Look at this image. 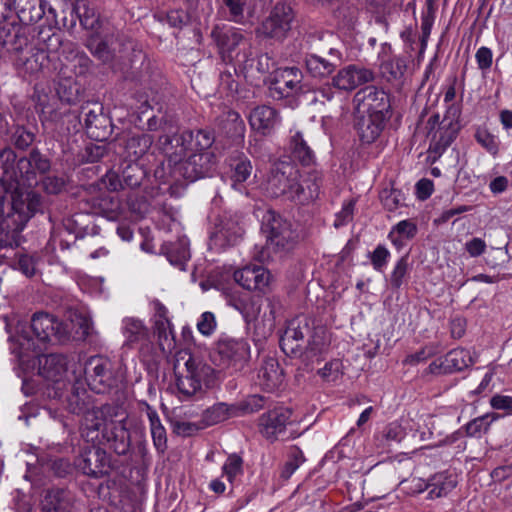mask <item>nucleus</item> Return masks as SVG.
<instances>
[{
    "mask_svg": "<svg viewBox=\"0 0 512 512\" xmlns=\"http://www.w3.org/2000/svg\"><path fill=\"white\" fill-rule=\"evenodd\" d=\"M68 410L83 414L81 435L87 442L107 444L118 455H125L130 449V433L126 427L127 414L116 405L106 404L92 407L90 396L85 389L74 388L68 397Z\"/></svg>",
    "mask_w": 512,
    "mask_h": 512,
    "instance_id": "obj_1",
    "label": "nucleus"
},
{
    "mask_svg": "<svg viewBox=\"0 0 512 512\" xmlns=\"http://www.w3.org/2000/svg\"><path fill=\"white\" fill-rule=\"evenodd\" d=\"M330 345L329 330L323 325H315L314 320L305 315L290 320L280 338V347L287 356L311 362L322 360Z\"/></svg>",
    "mask_w": 512,
    "mask_h": 512,
    "instance_id": "obj_2",
    "label": "nucleus"
},
{
    "mask_svg": "<svg viewBox=\"0 0 512 512\" xmlns=\"http://www.w3.org/2000/svg\"><path fill=\"white\" fill-rule=\"evenodd\" d=\"M322 182V173L312 171L302 184L299 169L295 164L290 161H278L271 169L266 189L272 197L284 196L293 202L307 204L318 198Z\"/></svg>",
    "mask_w": 512,
    "mask_h": 512,
    "instance_id": "obj_3",
    "label": "nucleus"
},
{
    "mask_svg": "<svg viewBox=\"0 0 512 512\" xmlns=\"http://www.w3.org/2000/svg\"><path fill=\"white\" fill-rule=\"evenodd\" d=\"M213 142L214 136L207 130L160 136L158 144L166 157V162L155 171V176L162 179L163 183H169L170 179L174 180L176 177V167H181L191 152L209 149Z\"/></svg>",
    "mask_w": 512,
    "mask_h": 512,
    "instance_id": "obj_4",
    "label": "nucleus"
},
{
    "mask_svg": "<svg viewBox=\"0 0 512 512\" xmlns=\"http://www.w3.org/2000/svg\"><path fill=\"white\" fill-rule=\"evenodd\" d=\"M38 28L29 49V57H19L16 69L25 74L34 75L45 70L55 71L60 66L59 51L66 43L57 28V22H46Z\"/></svg>",
    "mask_w": 512,
    "mask_h": 512,
    "instance_id": "obj_5",
    "label": "nucleus"
},
{
    "mask_svg": "<svg viewBox=\"0 0 512 512\" xmlns=\"http://www.w3.org/2000/svg\"><path fill=\"white\" fill-rule=\"evenodd\" d=\"M456 96L454 84L447 87L444 102L447 104L446 113L440 121L439 114H433L426 123L429 151L435 156H441L455 140L460 130V109L452 101Z\"/></svg>",
    "mask_w": 512,
    "mask_h": 512,
    "instance_id": "obj_6",
    "label": "nucleus"
},
{
    "mask_svg": "<svg viewBox=\"0 0 512 512\" xmlns=\"http://www.w3.org/2000/svg\"><path fill=\"white\" fill-rule=\"evenodd\" d=\"M174 375L175 386L182 400L189 399L215 381V370L210 365L182 352L175 360Z\"/></svg>",
    "mask_w": 512,
    "mask_h": 512,
    "instance_id": "obj_7",
    "label": "nucleus"
},
{
    "mask_svg": "<svg viewBox=\"0 0 512 512\" xmlns=\"http://www.w3.org/2000/svg\"><path fill=\"white\" fill-rule=\"evenodd\" d=\"M210 37L223 62L234 63L242 68L253 67L254 60L250 59L252 44L241 29L216 24L212 27Z\"/></svg>",
    "mask_w": 512,
    "mask_h": 512,
    "instance_id": "obj_8",
    "label": "nucleus"
},
{
    "mask_svg": "<svg viewBox=\"0 0 512 512\" xmlns=\"http://www.w3.org/2000/svg\"><path fill=\"white\" fill-rule=\"evenodd\" d=\"M30 329L35 338L23 332L19 335L18 342L23 350L33 352L41 351V345L52 338L58 342L67 341L72 330L71 324L59 322L54 316L44 312L33 315Z\"/></svg>",
    "mask_w": 512,
    "mask_h": 512,
    "instance_id": "obj_9",
    "label": "nucleus"
},
{
    "mask_svg": "<svg viewBox=\"0 0 512 512\" xmlns=\"http://www.w3.org/2000/svg\"><path fill=\"white\" fill-rule=\"evenodd\" d=\"M264 227L267 232L266 248L257 257L261 262L269 259L267 251H288L298 238L297 232L292 228V223L274 211H268L264 216Z\"/></svg>",
    "mask_w": 512,
    "mask_h": 512,
    "instance_id": "obj_10",
    "label": "nucleus"
},
{
    "mask_svg": "<svg viewBox=\"0 0 512 512\" xmlns=\"http://www.w3.org/2000/svg\"><path fill=\"white\" fill-rule=\"evenodd\" d=\"M85 379L95 393H106L124 380V372L119 364L102 356L91 357L85 364Z\"/></svg>",
    "mask_w": 512,
    "mask_h": 512,
    "instance_id": "obj_11",
    "label": "nucleus"
},
{
    "mask_svg": "<svg viewBox=\"0 0 512 512\" xmlns=\"http://www.w3.org/2000/svg\"><path fill=\"white\" fill-rule=\"evenodd\" d=\"M244 232L241 214L225 211L215 221L209 237V248L218 253L223 252L237 245L242 240Z\"/></svg>",
    "mask_w": 512,
    "mask_h": 512,
    "instance_id": "obj_12",
    "label": "nucleus"
},
{
    "mask_svg": "<svg viewBox=\"0 0 512 512\" xmlns=\"http://www.w3.org/2000/svg\"><path fill=\"white\" fill-rule=\"evenodd\" d=\"M294 18L295 12L291 3L287 0L278 1L256 33L259 37L282 41L291 30Z\"/></svg>",
    "mask_w": 512,
    "mask_h": 512,
    "instance_id": "obj_13",
    "label": "nucleus"
},
{
    "mask_svg": "<svg viewBox=\"0 0 512 512\" xmlns=\"http://www.w3.org/2000/svg\"><path fill=\"white\" fill-rule=\"evenodd\" d=\"M220 364L226 368L240 369L250 358V345L243 338L222 335L216 346Z\"/></svg>",
    "mask_w": 512,
    "mask_h": 512,
    "instance_id": "obj_14",
    "label": "nucleus"
},
{
    "mask_svg": "<svg viewBox=\"0 0 512 512\" xmlns=\"http://www.w3.org/2000/svg\"><path fill=\"white\" fill-rule=\"evenodd\" d=\"M214 160L215 157L209 149L191 152L181 167H176V177L173 181L178 182L185 179L194 182L208 176L214 168Z\"/></svg>",
    "mask_w": 512,
    "mask_h": 512,
    "instance_id": "obj_15",
    "label": "nucleus"
},
{
    "mask_svg": "<svg viewBox=\"0 0 512 512\" xmlns=\"http://www.w3.org/2000/svg\"><path fill=\"white\" fill-rule=\"evenodd\" d=\"M150 306L153 311L152 321L159 347L164 354H171L176 348V339L173 324L168 316L169 311L158 299L152 300Z\"/></svg>",
    "mask_w": 512,
    "mask_h": 512,
    "instance_id": "obj_16",
    "label": "nucleus"
},
{
    "mask_svg": "<svg viewBox=\"0 0 512 512\" xmlns=\"http://www.w3.org/2000/svg\"><path fill=\"white\" fill-rule=\"evenodd\" d=\"M121 331L125 338L124 345L138 349L145 356L153 352L154 346L149 329L141 319L125 317L122 320Z\"/></svg>",
    "mask_w": 512,
    "mask_h": 512,
    "instance_id": "obj_17",
    "label": "nucleus"
},
{
    "mask_svg": "<svg viewBox=\"0 0 512 512\" xmlns=\"http://www.w3.org/2000/svg\"><path fill=\"white\" fill-rule=\"evenodd\" d=\"M354 102L359 112L388 118L390 112L389 96L384 90L376 86H367L359 90L354 96Z\"/></svg>",
    "mask_w": 512,
    "mask_h": 512,
    "instance_id": "obj_18",
    "label": "nucleus"
},
{
    "mask_svg": "<svg viewBox=\"0 0 512 512\" xmlns=\"http://www.w3.org/2000/svg\"><path fill=\"white\" fill-rule=\"evenodd\" d=\"M13 8L19 21L30 25L45 18V22L56 23L57 13L46 0H13Z\"/></svg>",
    "mask_w": 512,
    "mask_h": 512,
    "instance_id": "obj_19",
    "label": "nucleus"
},
{
    "mask_svg": "<svg viewBox=\"0 0 512 512\" xmlns=\"http://www.w3.org/2000/svg\"><path fill=\"white\" fill-rule=\"evenodd\" d=\"M76 467L85 475L102 477L111 469V459L105 450L100 447L84 449L75 461Z\"/></svg>",
    "mask_w": 512,
    "mask_h": 512,
    "instance_id": "obj_20",
    "label": "nucleus"
},
{
    "mask_svg": "<svg viewBox=\"0 0 512 512\" xmlns=\"http://www.w3.org/2000/svg\"><path fill=\"white\" fill-rule=\"evenodd\" d=\"M473 363L474 358L469 350L456 348L431 362L428 371L435 375L448 374L462 371Z\"/></svg>",
    "mask_w": 512,
    "mask_h": 512,
    "instance_id": "obj_21",
    "label": "nucleus"
},
{
    "mask_svg": "<svg viewBox=\"0 0 512 512\" xmlns=\"http://www.w3.org/2000/svg\"><path fill=\"white\" fill-rule=\"evenodd\" d=\"M234 280L249 291L265 292L272 281L268 269L259 265H249L234 272Z\"/></svg>",
    "mask_w": 512,
    "mask_h": 512,
    "instance_id": "obj_22",
    "label": "nucleus"
},
{
    "mask_svg": "<svg viewBox=\"0 0 512 512\" xmlns=\"http://www.w3.org/2000/svg\"><path fill=\"white\" fill-rule=\"evenodd\" d=\"M291 417L288 408L278 407L262 414L259 418V431L269 441H275L285 432Z\"/></svg>",
    "mask_w": 512,
    "mask_h": 512,
    "instance_id": "obj_23",
    "label": "nucleus"
},
{
    "mask_svg": "<svg viewBox=\"0 0 512 512\" xmlns=\"http://www.w3.org/2000/svg\"><path fill=\"white\" fill-rule=\"evenodd\" d=\"M379 69L387 81H399L407 69L406 59L395 55L389 43H382L378 52Z\"/></svg>",
    "mask_w": 512,
    "mask_h": 512,
    "instance_id": "obj_24",
    "label": "nucleus"
},
{
    "mask_svg": "<svg viewBox=\"0 0 512 512\" xmlns=\"http://www.w3.org/2000/svg\"><path fill=\"white\" fill-rule=\"evenodd\" d=\"M0 44L12 55L14 65L19 57H29L25 49L29 45L26 30L18 25L2 26L0 28Z\"/></svg>",
    "mask_w": 512,
    "mask_h": 512,
    "instance_id": "obj_25",
    "label": "nucleus"
},
{
    "mask_svg": "<svg viewBox=\"0 0 512 512\" xmlns=\"http://www.w3.org/2000/svg\"><path fill=\"white\" fill-rule=\"evenodd\" d=\"M117 36L112 29L106 27L91 33L87 38L86 47L91 54L103 63L111 62L115 57L116 49L112 46Z\"/></svg>",
    "mask_w": 512,
    "mask_h": 512,
    "instance_id": "obj_26",
    "label": "nucleus"
},
{
    "mask_svg": "<svg viewBox=\"0 0 512 512\" xmlns=\"http://www.w3.org/2000/svg\"><path fill=\"white\" fill-rule=\"evenodd\" d=\"M373 79L374 73L370 69L352 64L339 70L333 77L332 83L340 90L350 91Z\"/></svg>",
    "mask_w": 512,
    "mask_h": 512,
    "instance_id": "obj_27",
    "label": "nucleus"
},
{
    "mask_svg": "<svg viewBox=\"0 0 512 512\" xmlns=\"http://www.w3.org/2000/svg\"><path fill=\"white\" fill-rule=\"evenodd\" d=\"M301 78L298 68H285L270 88L272 96L281 99L295 95L301 89Z\"/></svg>",
    "mask_w": 512,
    "mask_h": 512,
    "instance_id": "obj_28",
    "label": "nucleus"
},
{
    "mask_svg": "<svg viewBox=\"0 0 512 512\" xmlns=\"http://www.w3.org/2000/svg\"><path fill=\"white\" fill-rule=\"evenodd\" d=\"M248 120L251 128L262 135L270 134L281 121L278 112L267 105L257 106L252 109Z\"/></svg>",
    "mask_w": 512,
    "mask_h": 512,
    "instance_id": "obj_29",
    "label": "nucleus"
},
{
    "mask_svg": "<svg viewBox=\"0 0 512 512\" xmlns=\"http://www.w3.org/2000/svg\"><path fill=\"white\" fill-rule=\"evenodd\" d=\"M42 207V198L35 192L28 193L25 200H14L11 217L17 223V230H22L28 220Z\"/></svg>",
    "mask_w": 512,
    "mask_h": 512,
    "instance_id": "obj_30",
    "label": "nucleus"
},
{
    "mask_svg": "<svg viewBox=\"0 0 512 512\" xmlns=\"http://www.w3.org/2000/svg\"><path fill=\"white\" fill-rule=\"evenodd\" d=\"M258 384L266 391H274L283 382V372L279 363L274 358H267L263 361L258 374Z\"/></svg>",
    "mask_w": 512,
    "mask_h": 512,
    "instance_id": "obj_31",
    "label": "nucleus"
},
{
    "mask_svg": "<svg viewBox=\"0 0 512 512\" xmlns=\"http://www.w3.org/2000/svg\"><path fill=\"white\" fill-rule=\"evenodd\" d=\"M161 252L172 265L185 270V265L190 259L189 240L186 236H182L175 242H166L161 246Z\"/></svg>",
    "mask_w": 512,
    "mask_h": 512,
    "instance_id": "obj_32",
    "label": "nucleus"
},
{
    "mask_svg": "<svg viewBox=\"0 0 512 512\" xmlns=\"http://www.w3.org/2000/svg\"><path fill=\"white\" fill-rule=\"evenodd\" d=\"M386 117L364 115L359 118L356 128L360 140L365 144L375 142L380 136L386 122Z\"/></svg>",
    "mask_w": 512,
    "mask_h": 512,
    "instance_id": "obj_33",
    "label": "nucleus"
},
{
    "mask_svg": "<svg viewBox=\"0 0 512 512\" xmlns=\"http://www.w3.org/2000/svg\"><path fill=\"white\" fill-rule=\"evenodd\" d=\"M255 0H223V7L227 10V19L238 24L251 23L254 15Z\"/></svg>",
    "mask_w": 512,
    "mask_h": 512,
    "instance_id": "obj_34",
    "label": "nucleus"
},
{
    "mask_svg": "<svg viewBox=\"0 0 512 512\" xmlns=\"http://www.w3.org/2000/svg\"><path fill=\"white\" fill-rule=\"evenodd\" d=\"M73 10L77 14L81 26L92 33L108 27V23L101 20L95 8L91 7L86 0H77Z\"/></svg>",
    "mask_w": 512,
    "mask_h": 512,
    "instance_id": "obj_35",
    "label": "nucleus"
},
{
    "mask_svg": "<svg viewBox=\"0 0 512 512\" xmlns=\"http://www.w3.org/2000/svg\"><path fill=\"white\" fill-rule=\"evenodd\" d=\"M39 374L47 381L61 384L66 374L64 358L56 354L45 356L40 360Z\"/></svg>",
    "mask_w": 512,
    "mask_h": 512,
    "instance_id": "obj_36",
    "label": "nucleus"
},
{
    "mask_svg": "<svg viewBox=\"0 0 512 512\" xmlns=\"http://www.w3.org/2000/svg\"><path fill=\"white\" fill-rule=\"evenodd\" d=\"M417 232L416 223L410 219H405L392 226L388 233V239L397 250H401L409 241L415 238Z\"/></svg>",
    "mask_w": 512,
    "mask_h": 512,
    "instance_id": "obj_37",
    "label": "nucleus"
},
{
    "mask_svg": "<svg viewBox=\"0 0 512 512\" xmlns=\"http://www.w3.org/2000/svg\"><path fill=\"white\" fill-rule=\"evenodd\" d=\"M72 504V496L65 489L53 488L47 490L41 501L43 512H64Z\"/></svg>",
    "mask_w": 512,
    "mask_h": 512,
    "instance_id": "obj_38",
    "label": "nucleus"
},
{
    "mask_svg": "<svg viewBox=\"0 0 512 512\" xmlns=\"http://www.w3.org/2000/svg\"><path fill=\"white\" fill-rule=\"evenodd\" d=\"M427 498L434 500L446 497L457 485L456 476L448 472H440L433 475L428 481Z\"/></svg>",
    "mask_w": 512,
    "mask_h": 512,
    "instance_id": "obj_39",
    "label": "nucleus"
},
{
    "mask_svg": "<svg viewBox=\"0 0 512 512\" xmlns=\"http://www.w3.org/2000/svg\"><path fill=\"white\" fill-rule=\"evenodd\" d=\"M145 412L150 423V431L154 447L160 453H163L167 448V435L166 429L162 425L157 411L148 403H144Z\"/></svg>",
    "mask_w": 512,
    "mask_h": 512,
    "instance_id": "obj_40",
    "label": "nucleus"
},
{
    "mask_svg": "<svg viewBox=\"0 0 512 512\" xmlns=\"http://www.w3.org/2000/svg\"><path fill=\"white\" fill-rule=\"evenodd\" d=\"M239 413L235 412L234 405H228L223 402L214 404L207 408L201 417L203 427H209L223 422L231 417H238Z\"/></svg>",
    "mask_w": 512,
    "mask_h": 512,
    "instance_id": "obj_41",
    "label": "nucleus"
},
{
    "mask_svg": "<svg viewBox=\"0 0 512 512\" xmlns=\"http://www.w3.org/2000/svg\"><path fill=\"white\" fill-rule=\"evenodd\" d=\"M290 150L293 158L303 166L315 163V153L307 144L301 132L296 131L290 138Z\"/></svg>",
    "mask_w": 512,
    "mask_h": 512,
    "instance_id": "obj_42",
    "label": "nucleus"
},
{
    "mask_svg": "<svg viewBox=\"0 0 512 512\" xmlns=\"http://www.w3.org/2000/svg\"><path fill=\"white\" fill-rule=\"evenodd\" d=\"M63 55L67 61L74 63L73 65L76 74L84 75L90 69V58L85 52L80 51L73 42H66Z\"/></svg>",
    "mask_w": 512,
    "mask_h": 512,
    "instance_id": "obj_43",
    "label": "nucleus"
},
{
    "mask_svg": "<svg viewBox=\"0 0 512 512\" xmlns=\"http://www.w3.org/2000/svg\"><path fill=\"white\" fill-rule=\"evenodd\" d=\"M499 419V415L496 413H486L469 421L465 426V433L468 437L481 438L486 434L491 424Z\"/></svg>",
    "mask_w": 512,
    "mask_h": 512,
    "instance_id": "obj_44",
    "label": "nucleus"
},
{
    "mask_svg": "<svg viewBox=\"0 0 512 512\" xmlns=\"http://www.w3.org/2000/svg\"><path fill=\"white\" fill-rule=\"evenodd\" d=\"M306 67L312 76L324 77L333 72L335 65L318 55L311 54L306 58Z\"/></svg>",
    "mask_w": 512,
    "mask_h": 512,
    "instance_id": "obj_45",
    "label": "nucleus"
},
{
    "mask_svg": "<svg viewBox=\"0 0 512 512\" xmlns=\"http://www.w3.org/2000/svg\"><path fill=\"white\" fill-rule=\"evenodd\" d=\"M233 307L240 312L247 323L256 320L261 311L260 303L250 297L234 301Z\"/></svg>",
    "mask_w": 512,
    "mask_h": 512,
    "instance_id": "obj_46",
    "label": "nucleus"
},
{
    "mask_svg": "<svg viewBox=\"0 0 512 512\" xmlns=\"http://www.w3.org/2000/svg\"><path fill=\"white\" fill-rule=\"evenodd\" d=\"M475 140L482 148H484L492 156L499 153V140L497 136L490 133L486 128L478 127L475 132Z\"/></svg>",
    "mask_w": 512,
    "mask_h": 512,
    "instance_id": "obj_47",
    "label": "nucleus"
},
{
    "mask_svg": "<svg viewBox=\"0 0 512 512\" xmlns=\"http://www.w3.org/2000/svg\"><path fill=\"white\" fill-rule=\"evenodd\" d=\"M222 471L226 479L233 484L243 474L242 458L237 454L229 455L223 464Z\"/></svg>",
    "mask_w": 512,
    "mask_h": 512,
    "instance_id": "obj_48",
    "label": "nucleus"
},
{
    "mask_svg": "<svg viewBox=\"0 0 512 512\" xmlns=\"http://www.w3.org/2000/svg\"><path fill=\"white\" fill-rule=\"evenodd\" d=\"M235 412L239 413V416L244 414L255 413L265 406V398L261 395H250L239 403L233 404Z\"/></svg>",
    "mask_w": 512,
    "mask_h": 512,
    "instance_id": "obj_49",
    "label": "nucleus"
},
{
    "mask_svg": "<svg viewBox=\"0 0 512 512\" xmlns=\"http://www.w3.org/2000/svg\"><path fill=\"white\" fill-rule=\"evenodd\" d=\"M251 172V162L246 158L239 159L233 169V174L231 176V186L234 189L240 191L241 187L239 185L245 182L250 177Z\"/></svg>",
    "mask_w": 512,
    "mask_h": 512,
    "instance_id": "obj_50",
    "label": "nucleus"
},
{
    "mask_svg": "<svg viewBox=\"0 0 512 512\" xmlns=\"http://www.w3.org/2000/svg\"><path fill=\"white\" fill-rule=\"evenodd\" d=\"M18 165L21 170L30 167L40 173H45L50 169V161L38 151H32L29 157L21 159Z\"/></svg>",
    "mask_w": 512,
    "mask_h": 512,
    "instance_id": "obj_51",
    "label": "nucleus"
},
{
    "mask_svg": "<svg viewBox=\"0 0 512 512\" xmlns=\"http://www.w3.org/2000/svg\"><path fill=\"white\" fill-rule=\"evenodd\" d=\"M409 272V256H402L396 263L390 274L391 286L398 289L402 286Z\"/></svg>",
    "mask_w": 512,
    "mask_h": 512,
    "instance_id": "obj_52",
    "label": "nucleus"
},
{
    "mask_svg": "<svg viewBox=\"0 0 512 512\" xmlns=\"http://www.w3.org/2000/svg\"><path fill=\"white\" fill-rule=\"evenodd\" d=\"M390 256V251L384 245H377L376 248L369 253V258L374 270L381 273L384 272Z\"/></svg>",
    "mask_w": 512,
    "mask_h": 512,
    "instance_id": "obj_53",
    "label": "nucleus"
},
{
    "mask_svg": "<svg viewBox=\"0 0 512 512\" xmlns=\"http://www.w3.org/2000/svg\"><path fill=\"white\" fill-rule=\"evenodd\" d=\"M342 373V362L338 359L327 362L323 368L318 370L320 377L327 382L337 381Z\"/></svg>",
    "mask_w": 512,
    "mask_h": 512,
    "instance_id": "obj_54",
    "label": "nucleus"
},
{
    "mask_svg": "<svg viewBox=\"0 0 512 512\" xmlns=\"http://www.w3.org/2000/svg\"><path fill=\"white\" fill-rule=\"evenodd\" d=\"M305 461L303 452L296 446L289 450V458L283 469V476L289 478Z\"/></svg>",
    "mask_w": 512,
    "mask_h": 512,
    "instance_id": "obj_55",
    "label": "nucleus"
},
{
    "mask_svg": "<svg viewBox=\"0 0 512 512\" xmlns=\"http://www.w3.org/2000/svg\"><path fill=\"white\" fill-rule=\"evenodd\" d=\"M198 332L205 336H211L217 328V321L214 313L210 311L203 312L196 324Z\"/></svg>",
    "mask_w": 512,
    "mask_h": 512,
    "instance_id": "obj_56",
    "label": "nucleus"
},
{
    "mask_svg": "<svg viewBox=\"0 0 512 512\" xmlns=\"http://www.w3.org/2000/svg\"><path fill=\"white\" fill-rule=\"evenodd\" d=\"M401 489L408 495H416L422 493L426 489H428V482L419 477H411L409 479L403 480L401 483Z\"/></svg>",
    "mask_w": 512,
    "mask_h": 512,
    "instance_id": "obj_57",
    "label": "nucleus"
},
{
    "mask_svg": "<svg viewBox=\"0 0 512 512\" xmlns=\"http://www.w3.org/2000/svg\"><path fill=\"white\" fill-rule=\"evenodd\" d=\"M355 201L349 200L343 203L341 210L336 213L334 226L336 228L347 225L353 219Z\"/></svg>",
    "mask_w": 512,
    "mask_h": 512,
    "instance_id": "obj_58",
    "label": "nucleus"
},
{
    "mask_svg": "<svg viewBox=\"0 0 512 512\" xmlns=\"http://www.w3.org/2000/svg\"><path fill=\"white\" fill-rule=\"evenodd\" d=\"M434 23V12L432 9H428L427 12L423 13L421 16V49L424 50L427 46L428 38L431 34L432 26Z\"/></svg>",
    "mask_w": 512,
    "mask_h": 512,
    "instance_id": "obj_59",
    "label": "nucleus"
},
{
    "mask_svg": "<svg viewBox=\"0 0 512 512\" xmlns=\"http://www.w3.org/2000/svg\"><path fill=\"white\" fill-rule=\"evenodd\" d=\"M13 140L18 148L25 149L34 141V134L23 126H17L13 132Z\"/></svg>",
    "mask_w": 512,
    "mask_h": 512,
    "instance_id": "obj_60",
    "label": "nucleus"
},
{
    "mask_svg": "<svg viewBox=\"0 0 512 512\" xmlns=\"http://www.w3.org/2000/svg\"><path fill=\"white\" fill-rule=\"evenodd\" d=\"M43 189L49 194H58L65 187V180L63 177L46 176L42 180Z\"/></svg>",
    "mask_w": 512,
    "mask_h": 512,
    "instance_id": "obj_61",
    "label": "nucleus"
},
{
    "mask_svg": "<svg viewBox=\"0 0 512 512\" xmlns=\"http://www.w3.org/2000/svg\"><path fill=\"white\" fill-rule=\"evenodd\" d=\"M18 268L24 275L31 277L37 272V261L33 256L20 255L18 258Z\"/></svg>",
    "mask_w": 512,
    "mask_h": 512,
    "instance_id": "obj_62",
    "label": "nucleus"
},
{
    "mask_svg": "<svg viewBox=\"0 0 512 512\" xmlns=\"http://www.w3.org/2000/svg\"><path fill=\"white\" fill-rule=\"evenodd\" d=\"M475 58L480 70H488L492 66L493 53L488 47H480L475 54Z\"/></svg>",
    "mask_w": 512,
    "mask_h": 512,
    "instance_id": "obj_63",
    "label": "nucleus"
},
{
    "mask_svg": "<svg viewBox=\"0 0 512 512\" xmlns=\"http://www.w3.org/2000/svg\"><path fill=\"white\" fill-rule=\"evenodd\" d=\"M435 354V349L433 347L426 346L419 351L408 355L404 362L409 365H416L420 362H423L433 356Z\"/></svg>",
    "mask_w": 512,
    "mask_h": 512,
    "instance_id": "obj_64",
    "label": "nucleus"
}]
</instances>
